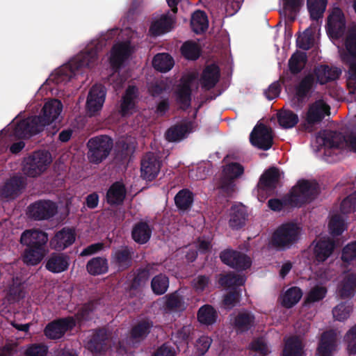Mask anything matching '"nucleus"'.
Here are the masks:
<instances>
[{"mask_svg":"<svg viewBox=\"0 0 356 356\" xmlns=\"http://www.w3.org/2000/svg\"><path fill=\"white\" fill-rule=\"evenodd\" d=\"M63 107L62 102L57 99L47 101L40 115L20 120L15 127L13 135L18 138H29L42 132L46 126L58 119Z\"/></svg>","mask_w":356,"mask_h":356,"instance_id":"f257e3e1","label":"nucleus"},{"mask_svg":"<svg viewBox=\"0 0 356 356\" xmlns=\"http://www.w3.org/2000/svg\"><path fill=\"white\" fill-rule=\"evenodd\" d=\"M98 59V48L91 47L74 56L70 62L58 69L52 75V80L56 84L66 83L74 77L76 72L82 67H92Z\"/></svg>","mask_w":356,"mask_h":356,"instance_id":"f03ea898","label":"nucleus"},{"mask_svg":"<svg viewBox=\"0 0 356 356\" xmlns=\"http://www.w3.org/2000/svg\"><path fill=\"white\" fill-rule=\"evenodd\" d=\"M320 191L319 184L316 180L302 179L287 193L286 201L292 203L293 208H300L314 201L319 195Z\"/></svg>","mask_w":356,"mask_h":356,"instance_id":"7ed1b4c3","label":"nucleus"},{"mask_svg":"<svg viewBox=\"0 0 356 356\" xmlns=\"http://www.w3.org/2000/svg\"><path fill=\"white\" fill-rule=\"evenodd\" d=\"M113 147V139L106 135L90 138L87 143L88 159L91 163L99 164L110 154Z\"/></svg>","mask_w":356,"mask_h":356,"instance_id":"20e7f679","label":"nucleus"},{"mask_svg":"<svg viewBox=\"0 0 356 356\" xmlns=\"http://www.w3.org/2000/svg\"><path fill=\"white\" fill-rule=\"evenodd\" d=\"M300 234V228L296 223L282 224L274 232L272 245L280 250L289 249L298 242Z\"/></svg>","mask_w":356,"mask_h":356,"instance_id":"39448f33","label":"nucleus"},{"mask_svg":"<svg viewBox=\"0 0 356 356\" xmlns=\"http://www.w3.org/2000/svg\"><path fill=\"white\" fill-rule=\"evenodd\" d=\"M51 162V154L46 151H35L23 161V173L36 177L44 172Z\"/></svg>","mask_w":356,"mask_h":356,"instance_id":"423d86ee","label":"nucleus"},{"mask_svg":"<svg viewBox=\"0 0 356 356\" xmlns=\"http://www.w3.org/2000/svg\"><path fill=\"white\" fill-rule=\"evenodd\" d=\"M346 49L350 58L343 60L348 65L347 86L348 88L356 91V30L350 31L345 41Z\"/></svg>","mask_w":356,"mask_h":356,"instance_id":"0eeeda50","label":"nucleus"},{"mask_svg":"<svg viewBox=\"0 0 356 356\" xmlns=\"http://www.w3.org/2000/svg\"><path fill=\"white\" fill-rule=\"evenodd\" d=\"M330 113V106L323 100H316L309 105L305 115V122L301 125L302 129L311 132L314 125L319 124Z\"/></svg>","mask_w":356,"mask_h":356,"instance_id":"6e6552de","label":"nucleus"},{"mask_svg":"<svg viewBox=\"0 0 356 356\" xmlns=\"http://www.w3.org/2000/svg\"><path fill=\"white\" fill-rule=\"evenodd\" d=\"M134 253V249L129 245L113 249L110 257L111 266L118 272L128 270L133 265Z\"/></svg>","mask_w":356,"mask_h":356,"instance_id":"1a4fd4ad","label":"nucleus"},{"mask_svg":"<svg viewBox=\"0 0 356 356\" xmlns=\"http://www.w3.org/2000/svg\"><path fill=\"white\" fill-rule=\"evenodd\" d=\"M58 211L56 204L51 200H38L27 207V216L34 220H49Z\"/></svg>","mask_w":356,"mask_h":356,"instance_id":"9d476101","label":"nucleus"},{"mask_svg":"<svg viewBox=\"0 0 356 356\" xmlns=\"http://www.w3.org/2000/svg\"><path fill=\"white\" fill-rule=\"evenodd\" d=\"M75 326L76 320L72 316L60 318L49 323L44 327V334L49 339H59Z\"/></svg>","mask_w":356,"mask_h":356,"instance_id":"9b49d317","label":"nucleus"},{"mask_svg":"<svg viewBox=\"0 0 356 356\" xmlns=\"http://www.w3.org/2000/svg\"><path fill=\"white\" fill-rule=\"evenodd\" d=\"M316 85L314 74H308L303 76L294 86V104L302 107L311 97Z\"/></svg>","mask_w":356,"mask_h":356,"instance_id":"f8f14e48","label":"nucleus"},{"mask_svg":"<svg viewBox=\"0 0 356 356\" xmlns=\"http://www.w3.org/2000/svg\"><path fill=\"white\" fill-rule=\"evenodd\" d=\"M346 19L341 8H334L327 18L326 31L332 39L341 38L346 31Z\"/></svg>","mask_w":356,"mask_h":356,"instance_id":"ddd939ff","label":"nucleus"},{"mask_svg":"<svg viewBox=\"0 0 356 356\" xmlns=\"http://www.w3.org/2000/svg\"><path fill=\"white\" fill-rule=\"evenodd\" d=\"M221 261L238 271L245 270L251 266L252 261L245 254L232 249H226L220 253Z\"/></svg>","mask_w":356,"mask_h":356,"instance_id":"4468645a","label":"nucleus"},{"mask_svg":"<svg viewBox=\"0 0 356 356\" xmlns=\"http://www.w3.org/2000/svg\"><path fill=\"white\" fill-rule=\"evenodd\" d=\"M250 142L259 149L268 150L273 144L271 129L264 124L256 125L250 135Z\"/></svg>","mask_w":356,"mask_h":356,"instance_id":"2eb2a0df","label":"nucleus"},{"mask_svg":"<svg viewBox=\"0 0 356 356\" xmlns=\"http://www.w3.org/2000/svg\"><path fill=\"white\" fill-rule=\"evenodd\" d=\"M336 293L341 300H350L356 295V272L347 271L342 275Z\"/></svg>","mask_w":356,"mask_h":356,"instance_id":"dca6fc26","label":"nucleus"},{"mask_svg":"<svg viewBox=\"0 0 356 356\" xmlns=\"http://www.w3.org/2000/svg\"><path fill=\"white\" fill-rule=\"evenodd\" d=\"M161 165V161L154 153L151 152L146 153L140 162L141 177L149 181L154 180L158 176Z\"/></svg>","mask_w":356,"mask_h":356,"instance_id":"f3484780","label":"nucleus"},{"mask_svg":"<svg viewBox=\"0 0 356 356\" xmlns=\"http://www.w3.org/2000/svg\"><path fill=\"white\" fill-rule=\"evenodd\" d=\"M193 80L194 76L193 75L182 78L181 83L175 92L176 102L179 105V108L183 111H186L191 106V85Z\"/></svg>","mask_w":356,"mask_h":356,"instance_id":"a211bd4d","label":"nucleus"},{"mask_svg":"<svg viewBox=\"0 0 356 356\" xmlns=\"http://www.w3.org/2000/svg\"><path fill=\"white\" fill-rule=\"evenodd\" d=\"M153 327L154 323L148 318L138 321L131 327L129 341L134 346L140 344L147 339Z\"/></svg>","mask_w":356,"mask_h":356,"instance_id":"6ab92c4d","label":"nucleus"},{"mask_svg":"<svg viewBox=\"0 0 356 356\" xmlns=\"http://www.w3.org/2000/svg\"><path fill=\"white\" fill-rule=\"evenodd\" d=\"M105 97L106 90L102 85L96 84L90 88L86 101V108L90 115H94L102 109Z\"/></svg>","mask_w":356,"mask_h":356,"instance_id":"aec40b11","label":"nucleus"},{"mask_svg":"<svg viewBox=\"0 0 356 356\" xmlns=\"http://www.w3.org/2000/svg\"><path fill=\"white\" fill-rule=\"evenodd\" d=\"M26 185L24 177L14 175L8 179L0 188V197L5 199H15L22 193Z\"/></svg>","mask_w":356,"mask_h":356,"instance_id":"412c9836","label":"nucleus"},{"mask_svg":"<svg viewBox=\"0 0 356 356\" xmlns=\"http://www.w3.org/2000/svg\"><path fill=\"white\" fill-rule=\"evenodd\" d=\"M280 179V170L276 167H270L261 175L257 184L258 191L273 193Z\"/></svg>","mask_w":356,"mask_h":356,"instance_id":"4be33fe9","label":"nucleus"},{"mask_svg":"<svg viewBox=\"0 0 356 356\" xmlns=\"http://www.w3.org/2000/svg\"><path fill=\"white\" fill-rule=\"evenodd\" d=\"M231 324L237 333L247 332L254 327L255 316L246 309L240 311L231 319Z\"/></svg>","mask_w":356,"mask_h":356,"instance_id":"5701e85b","label":"nucleus"},{"mask_svg":"<svg viewBox=\"0 0 356 356\" xmlns=\"http://www.w3.org/2000/svg\"><path fill=\"white\" fill-rule=\"evenodd\" d=\"M111 339L104 328L95 330L88 343V348L92 353H106L110 348Z\"/></svg>","mask_w":356,"mask_h":356,"instance_id":"b1692460","label":"nucleus"},{"mask_svg":"<svg viewBox=\"0 0 356 356\" xmlns=\"http://www.w3.org/2000/svg\"><path fill=\"white\" fill-rule=\"evenodd\" d=\"M47 241V234L38 229H26L22 232L20 237V243L26 248L44 249Z\"/></svg>","mask_w":356,"mask_h":356,"instance_id":"393cba45","label":"nucleus"},{"mask_svg":"<svg viewBox=\"0 0 356 356\" xmlns=\"http://www.w3.org/2000/svg\"><path fill=\"white\" fill-rule=\"evenodd\" d=\"M70 264V258L64 253H51L46 259L45 268L52 273L66 271Z\"/></svg>","mask_w":356,"mask_h":356,"instance_id":"a878e982","label":"nucleus"},{"mask_svg":"<svg viewBox=\"0 0 356 356\" xmlns=\"http://www.w3.org/2000/svg\"><path fill=\"white\" fill-rule=\"evenodd\" d=\"M337 348V334L332 330L323 332L316 349L318 356H331Z\"/></svg>","mask_w":356,"mask_h":356,"instance_id":"bb28decb","label":"nucleus"},{"mask_svg":"<svg viewBox=\"0 0 356 356\" xmlns=\"http://www.w3.org/2000/svg\"><path fill=\"white\" fill-rule=\"evenodd\" d=\"M316 140L325 147L339 148L343 145V141H346V138L340 132L324 130L318 134Z\"/></svg>","mask_w":356,"mask_h":356,"instance_id":"cd10ccee","label":"nucleus"},{"mask_svg":"<svg viewBox=\"0 0 356 356\" xmlns=\"http://www.w3.org/2000/svg\"><path fill=\"white\" fill-rule=\"evenodd\" d=\"M129 55V44L120 43L113 47L110 57V64L114 72H119L123 63Z\"/></svg>","mask_w":356,"mask_h":356,"instance_id":"c85d7f7f","label":"nucleus"},{"mask_svg":"<svg viewBox=\"0 0 356 356\" xmlns=\"http://www.w3.org/2000/svg\"><path fill=\"white\" fill-rule=\"evenodd\" d=\"M76 239L74 229L64 227L58 232L51 241V244L57 250H63L72 245Z\"/></svg>","mask_w":356,"mask_h":356,"instance_id":"c756f323","label":"nucleus"},{"mask_svg":"<svg viewBox=\"0 0 356 356\" xmlns=\"http://www.w3.org/2000/svg\"><path fill=\"white\" fill-rule=\"evenodd\" d=\"M127 195V189L121 181H115L108 188L106 194V202L111 206L122 204Z\"/></svg>","mask_w":356,"mask_h":356,"instance_id":"7c9ffc66","label":"nucleus"},{"mask_svg":"<svg viewBox=\"0 0 356 356\" xmlns=\"http://www.w3.org/2000/svg\"><path fill=\"white\" fill-rule=\"evenodd\" d=\"M220 71L216 64L207 65L202 72L200 83L203 89L209 90L213 88L219 81Z\"/></svg>","mask_w":356,"mask_h":356,"instance_id":"2f4dec72","label":"nucleus"},{"mask_svg":"<svg viewBox=\"0 0 356 356\" xmlns=\"http://www.w3.org/2000/svg\"><path fill=\"white\" fill-rule=\"evenodd\" d=\"M138 95V89L135 86H129L122 97L120 104V113L127 116L132 113L136 108V99Z\"/></svg>","mask_w":356,"mask_h":356,"instance_id":"473e14b6","label":"nucleus"},{"mask_svg":"<svg viewBox=\"0 0 356 356\" xmlns=\"http://www.w3.org/2000/svg\"><path fill=\"white\" fill-rule=\"evenodd\" d=\"M341 74V70L337 67H329L327 65H321L314 70V76L321 85L337 79Z\"/></svg>","mask_w":356,"mask_h":356,"instance_id":"72a5a7b5","label":"nucleus"},{"mask_svg":"<svg viewBox=\"0 0 356 356\" xmlns=\"http://www.w3.org/2000/svg\"><path fill=\"white\" fill-rule=\"evenodd\" d=\"M193 122L191 121L177 124L170 127L165 132V138L169 142H177L183 140L192 131Z\"/></svg>","mask_w":356,"mask_h":356,"instance_id":"f704fd0d","label":"nucleus"},{"mask_svg":"<svg viewBox=\"0 0 356 356\" xmlns=\"http://www.w3.org/2000/svg\"><path fill=\"white\" fill-rule=\"evenodd\" d=\"M152 229L147 222L139 221L136 222L131 230L133 240L138 244H145L151 238Z\"/></svg>","mask_w":356,"mask_h":356,"instance_id":"c9c22d12","label":"nucleus"},{"mask_svg":"<svg viewBox=\"0 0 356 356\" xmlns=\"http://www.w3.org/2000/svg\"><path fill=\"white\" fill-rule=\"evenodd\" d=\"M87 272L92 276L104 275L108 272V261L105 257H95L86 265Z\"/></svg>","mask_w":356,"mask_h":356,"instance_id":"e433bc0d","label":"nucleus"},{"mask_svg":"<svg viewBox=\"0 0 356 356\" xmlns=\"http://www.w3.org/2000/svg\"><path fill=\"white\" fill-rule=\"evenodd\" d=\"M173 20L168 15H163L161 17L153 21L149 26V33L151 35L156 37L170 31L172 29Z\"/></svg>","mask_w":356,"mask_h":356,"instance_id":"4c0bfd02","label":"nucleus"},{"mask_svg":"<svg viewBox=\"0 0 356 356\" xmlns=\"http://www.w3.org/2000/svg\"><path fill=\"white\" fill-rule=\"evenodd\" d=\"M334 249V243L330 240L318 241L314 248L315 259L319 262H324L332 254Z\"/></svg>","mask_w":356,"mask_h":356,"instance_id":"58836bf2","label":"nucleus"},{"mask_svg":"<svg viewBox=\"0 0 356 356\" xmlns=\"http://www.w3.org/2000/svg\"><path fill=\"white\" fill-rule=\"evenodd\" d=\"M248 214L242 205H234L231 208L229 226L234 229H238L245 225Z\"/></svg>","mask_w":356,"mask_h":356,"instance_id":"ea45409f","label":"nucleus"},{"mask_svg":"<svg viewBox=\"0 0 356 356\" xmlns=\"http://www.w3.org/2000/svg\"><path fill=\"white\" fill-rule=\"evenodd\" d=\"M218 317L217 311L210 305H202L197 313V321L205 325H213L217 321Z\"/></svg>","mask_w":356,"mask_h":356,"instance_id":"a19ab883","label":"nucleus"},{"mask_svg":"<svg viewBox=\"0 0 356 356\" xmlns=\"http://www.w3.org/2000/svg\"><path fill=\"white\" fill-rule=\"evenodd\" d=\"M194 329L191 325H185L172 333V340L179 347L180 345H188Z\"/></svg>","mask_w":356,"mask_h":356,"instance_id":"79ce46f5","label":"nucleus"},{"mask_svg":"<svg viewBox=\"0 0 356 356\" xmlns=\"http://www.w3.org/2000/svg\"><path fill=\"white\" fill-rule=\"evenodd\" d=\"M191 26L197 34L205 32L209 26V21L205 12L202 10L194 12L191 19Z\"/></svg>","mask_w":356,"mask_h":356,"instance_id":"37998d69","label":"nucleus"},{"mask_svg":"<svg viewBox=\"0 0 356 356\" xmlns=\"http://www.w3.org/2000/svg\"><path fill=\"white\" fill-rule=\"evenodd\" d=\"M152 266L147 264L145 268H139L129 284L130 290H137L143 286L149 280Z\"/></svg>","mask_w":356,"mask_h":356,"instance_id":"c03bdc74","label":"nucleus"},{"mask_svg":"<svg viewBox=\"0 0 356 356\" xmlns=\"http://www.w3.org/2000/svg\"><path fill=\"white\" fill-rule=\"evenodd\" d=\"M194 195L188 188L180 190L175 197V203L176 207L181 211L189 209L193 203Z\"/></svg>","mask_w":356,"mask_h":356,"instance_id":"a18cd8bd","label":"nucleus"},{"mask_svg":"<svg viewBox=\"0 0 356 356\" xmlns=\"http://www.w3.org/2000/svg\"><path fill=\"white\" fill-rule=\"evenodd\" d=\"M303 346L298 337H291L286 341L282 356H303Z\"/></svg>","mask_w":356,"mask_h":356,"instance_id":"49530a36","label":"nucleus"},{"mask_svg":"<svg viewBox=\"0 0 356 356\" xmlns=\"http://www.w3.org/2000/svg\"><path fill=\"white\" fill-rule=\"evenodd\" d=\"M277 117L279 124L284 129H291L299 122L298 115L291 110L282 109L277 113Z\"/></svg>","mask_w":356,"mask_h":356,"instance_id":"de8ad7c7","label":"nucleus"},{"mask_svg":"<svg viewBox=\"0 0 356 356\" xmlns=\"http://www.w3.org/2000/svg\"><path fill=\"white\" fill-rule=\"evenodd\" d=\"M44 252V249L41 248H26L22 254V260L27 265H37L42 259Z\"/></svg>","mask_w":356,"mask_h":356,"instance_id":"09e8293b","label":"nucleus"},{"mask_svg":"<svg viewBox=\"0 0 356 356\" xmlns=\"http://www.w3.org/2000/svg\"><path fill=\"white\" fill-rule=\"evenodd\" d=\"M154 67L161 72L170 71L174 66V60L168 54H158L152 61Z\"/></svg>","mask_w":356,"mask_h":356,"instance_id":"8fccbe9b","label":"nucleus"},{"mask_svg":"<svg viewBox=\"0 0 356 356\" xmlns=\"http://www.w3.org/2000/svg\"><path fill=\"white\" fill-rule=\"evenodd\" d=\"M327 3V0H307V8L312 19L318 20L323 17Z\"/></svg>","mask_w":356,"mask_h":356,"instance_id":"3c124183","label":"nucleus"},{"mask_svg":"<svg viewBox=\"0 0 356 356\" xmlns=\"http://www.w3.org/2000/svg\"><path fill=\"white\" fill-rule=\"evenodd\" d=\"M165 305L167 309L172 312H180L186 309L184 298L177 291L166 296Z\"/></svg>","mask_w":356,"mask_h":356,"instance_id":"603ef678","label":"nucleus"},{"mask_svg":"<svg viewBox=\"0 0 356 356\" xmlns=\"http://www.w3.org/2000/svg\"><path fill=\"white\" fill-rule=\"evenodd\" d=\"M302 296V290L298 286H292L285 292L282 305L286 308H291L299 302Z\"/></svg>","mask_w":356,"mask_h":356,"instance_id":"864d4df0","label":"nucleus"},{"mask_svg":"<svg viewBox=\"0 0 356 356\" xmlns=\"http://www.w3.org/2000/svg\"><path fill=\"white\" fill-rule=\"evenodd\" d=\"M181 54L187 60H195L199 58L201 50L198 44L193 41L185 42L181 47Z\"/></svg>","mask_w":356,"mask_h":356,"instance_id":"5fc2aeb1","label":"nucleus"},{"mask_svg":"<svg viewBox=\"0 0 356 356\" xmlns=\"http://www.w3.org/2000/svg\"><path fill=\"white\" fill-rule=\"evenodd\" d=\"M96 307L94 301H89L84 303L73 316L76 320V323H82L83 322L90 320V315L95 311Z\"/></svg>","mask_w":356,"mask_h":356,"instance_id":"6e6d98bb","label":"nucleus"},{"mask_svg":"<svg viewBox=\"0 0 356 356\" xmlns=\"http://www.w3.org/2000/svg\"><path fill=\"white\" fill-rule=\"evenodd\" d=\"M307 61V55L305 52H296L289 60V70L293 74L300 73Z\"/></svg>","mask_w":356,"mask_h":356,"instance_id":"4d7b16f0","label":"nucleus"},{"mask_svg":"<svg viewBox=\"0 0 356 356\" xmlns=\"http://www.w3.org/2000/svg\"><path fill=\"white\" fill-rule=\"evenodd\" d=\"M169 286L168 277L164 274L154 276L151 282V287L154 293L156 295L164 294Z\"/></svg>","mask_w":356,"mask_h":356,"instance_id":"13d9d810","label":"nucleus"},{"mask_svg":"<svg viewBox=\"0 0 356 356\" xmlns=\"http://www.w3.org/2000/svg\"><path fill=\"white\" fill-rule=\"evenodd\" d=\"M327 289L325 286L315 285L307 294L305 302L314 303L322 300L327 295Z\"/></svg>","mask_w":356,"mask_h":356,"instance_id":"bf43d9fd","label":"nucleus"},{"mask_svg":"<svg viewBox=\"0 0 356 356\" xmlns=\"http://www.w3.org/2000/svg\"><path fill=\"white\" fill-rule=\"evenodd\" d=\"M304 0H284V8L289 11L288 19L291 22L296 20V15L300 11Z\"/></svg>","mask_w":356,"mask_h":356,"instance_id":"052dcab7","label":"nucleus"},{"mask_svg":"<svg viewBox=\"0 0 356 356\" xmlns=\"http://www.w3.org/2000/svg\"><path fill=\"white\" fill-rule=\"evenodd\" d=\"M244 172L243 166L236 162H231L226 165L222 170V175L236 179Z\"/></svg>","mask_w":356,"mask_h":356,"instance_id":"680f3d73","label":"nucleus"},{"mask_svg":"<svg viewBox=\"0 0 356 356\" xmlns=\"http://www.w3.org/2000/svg\"><path fill=\"white\" fill-rule=\"evenodd\" d=\"M48 347L43 343H30L24 351V356H47Z\"/></svg>","mask_w":356,"mask_h":356,"instance_id":"e2e57ef3","label":"nucleus"},{"mask_svg":"<svg viewBox=\"0 0 356 356\" xmlns=\"http://www.w3.org/2000/svg\"><path fill=\"white\" fill-rule=\"evenodd\" d=\"M329 228L333 236L341 235L344 231L343 218L338 214L332 216L329 222Z\"/></svg>","mask_w":356,"mask_h":356,"instance_id":"0e129e2a","label":"nucleus"},{"mask_svg":"<svg viewBox=\"0 0 356 356\" xmlns=\"http://www.w3.org/2000/svg\"><path fill=\"white\" fill-rule=\"evenodd\" d=\"M351 311L350 306L347 305L345 302H341L333 308L332 314L336 320L343 321L349 317Z\"/></svg>","mask_w":356,"mask_h":356,"instance_id":"69168bd1","label":"nucleus"},{"mask_svg":"<svg viewBox=\"0 0 356 356\" xmlns=\"http://www.w3.org/2000/svg\"><path fill=\"white\" fill-rule=\"evenodd\" d=\"M340 210L344 214L356 211V191L343 200L341 203Z\"/></svg>","mask_w":356,"mask_h":356,"instance_id":"338daca9","label":"nucleus"},{"mask_svg":"<svg viewBox=\"0 0 356 356\" xmlns=\"http://www.w3.org/2000/svg\"><path fill=\"white\" fill-rule=\"evenodd\" d=\"M341 259L346 263L356 260V241L347 244L343 248Z\"/></svg>","mask_w":356,"mask_h":356,"instance_id":"774afa93","label":"nucleus"}]
</instances>
